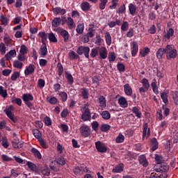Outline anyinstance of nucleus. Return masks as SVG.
Returning <instances> with one entry per match:
<instances>
[{"mask_svg": "<svg viewBox=\"0 0 178 178\" xmlns=\"http://www.w3.org/2000/svg\"><path fill=\"white\" fill-rule=\"evenodd\" d=\"M164 52L168 60H170V59H175L176 56H177V50L173 48V46L170 44H168L164 48Z\"/></svg>", "mask_w": 178, "mask_h": 178, "instance_id": "1", "label": "nucleus"}, {"mask_svg": "<svg viewBox=\"0 0 178 178\" xmlns=\"http://www.w3.org/2000/svg\"><path fill=\"white\" fill-rule=\"evenodd\" d=\"M72 172L76 176H83L84 173H91V170H90V168H87V166L84 165L79 167H74L72 168Z\"/></svg>", "mask_w": 178, "mask_h": 178, "instance_id": "2", "label": "nucleus"}, {"mask_svg": "<svg viewBox=\"0 0 178 178\" xmlns=\"http://www.w3.org/2000/svg\"><path fill=\"white\" fill-rule=\"evenodd\" d=\"M154 170L157 173H166L169 170V165L166 163H158L154 165Z\"/></svg>", "mask_w": 178, "mask_h": 178, "instance_id": "3", "label": "nucleus"}, {"mask_svg": "<svg viewBox=\"0 0 178 178\" xmlns=\"http://www.w3.org/2000/svg\"><path fill=\"white\" fill-rule=\"evenodd\" d=\"M81 119L83 122H87L89 119H91V113L88 108V104H85L84 106L81 108Z\"/></svg>", "mask_w": 178, "mask_h": 178, "instance_id": "4", "label": "nucleus"}, {"mask_svg": "<svg viewBox=\"0 0 178 178\" xmlns=\"http://www.w3.org/2000/svg\"><path fill=\"white\" fill-rule=\"evenodd\" d=\"M15 107L12 105L7 106L6 109L3 111L5 112L6 115L13 122V123H16L17 122V118L16 116H15V114L12 113V111H14Z\"/></svg>", "mask_w": 178, "mask_h": 178, "instance_id": "5", "label": "nucleus"}, {"mask_svg": "<svg viewBox=\"0 0 178 178\" xmlns=\"http://www.w3.org/2000/svg\"><path fill=\"white\" fill-rule=\"evenodd\" d=\"M22 101H24L25 105L28 106V108H31L33 106V104L31 103V101H34V97L33 95L30 93H25L22 95Z\"/></svg>", "mask_w": 178, "mask_h": 178, "instance_id": "6", "label": "nucleus"}, {"mask_svg": "<svg viewBox=\"0 0 178 178\" xmlns=\"http://www.w3.org/2000/svg\"><path fill=\"white\" fill-rule=\"evenodd\" d=\"M76 52L78 55H83L84 54V56L87 59L90 58V47H88L81 46L78 48Z\"/></svg>", "mask_w": 178, "mask_h": 178, "instance_id": "7", "label": "nucleus"}, {"mask_svg": "<svg viewBox=\"0 0 178 178\" xmlns=\"http://www.w3.org/2000/svg\"><path fill=\"white\" fill-rule=\"evenodd\" d=\"M143 86L139 88L140 94H143L144 92H147L149 89V82L147 79H143L141 81Z\"/></svg>", "mask_w": 178, "mask_h": 178, "instance_id": "8", "label": "nucleus"}, {"mask_svg": "<svg viewBox=\"0 0 178 178\" xmlns=\"http://www.w3.org/2000/svg\"><path fill=\"white\" fill-rule=\"evenodd\" d=\"M95 147L96 149L97 150L98 152H101L102 154H104L108 151V147L105 145V143L101 142V141H97L95 143Z\"/></svg>", "mask_w": 178, "mask_h": 178, "instance_id": "9", "label": "nucleus"}, {"mask_svg": "<svg viewBox=\"0 0 178 178\" xmlns=\"http://www.w3.org/2000/svg\"><path fill=\"white\" fill-rule=\"evenodd\" d=\"M80 131L82 137H88L91 134V129L87 125H82L80 128Z\"/></svg>", "mask_w": 178, "mask_h": 178, "instance_id": "10", "label": "nucleus"}, {"mask_svg": "<svg viewBox=\"0 0 178 178\" xmlns=\"http://www.w3.org/2000/svg\"><path fill=\"white\" fill-rule=\"evenodd\" d=\"M130 47L132 56H136L138 52V43L136 41L131 42Z\"/></svg>", "mask_w": 178, "mask_h": 178, "instance_id": "11", "label": "nucleus"}, {"mask_svg": "<svg viewBox=\"0 0 178 178\" xmlns=\"http://www.w3.org/2000/svg\"><path fill=\"white\" fill-rule=\"evenodd\" d=\"M99 55L100 59H106L108 58V49L105 47H99Z\"/></svg>", "mask_w": 178, "mask_h": 178, "instance_id": "12", "label": "nucleus"}, {"mask_svg": "<svg viewBox=\"0 0 178 178\" xmlns=\"http://www.w3.org/2000/svg\"><path fill=\"white\" fill-rule=\"evenodd\" d=\"M34 70H35V65L33 64H30L29 66H26L24 70L25 76H30V74L34 73Z\"/></svg>", "mask_w": 178, "mask_h": 178, "instance_id": "13", "label": "nucleus"}, {"mask_svg": "<svg viewBox=\"0 0 178 178\" xmlns=\"http://www.w3.org/2000/svg\"><path fill=\"white\" fill-rule=\"evenodd\" d=\"M139 163L143 166V168H147L148 166V160H147V157L145 155L142 154L138 156Z\"/></svg>", "mask_w": 178, "mask_h": 178, "instance_id": "14", "label": "nucleus"}, {"mask_svg": "<svg viewBox=\"0 0 178 178\" xmlns=\"http://www.w3.org/2000/svg\"><path fill=\"white\" fill-rule=\"evenodd\" d=\"M67 26L70 30H73V29L76 28V23H74V20L70 17H68L65 21Z\"/></svg>", "mask_w": 178, "mask_h": 178, "instance_id": "15", "label": "nucleus"}, {"mask_svg": "<svg viewBox=\"0 0 178 178\" xmlns=\"http://www.w3.org/2000/svg\"><path fill=\"white\" fill-rule=\"evenodd\" d=\"M151 134V129L148 128V124L145 123L143 124V138H145V137H149Z\"/></svg>", "mask_w": 178, "mask_h": 178, "instance_id": "16", "label": "nucleus"}, {"mask_svg": "<svg viewBox=\"0 0 178 178\" xmlns=\"http://www.w3.org/2000/svg\"><path fill=\"white\" fill-rule=\"evenodd\" d=\"M124 91L126 95L128 97H131L133 95V89L129 83H127L124 86Z\"/></svg>", "mask_w": 178, "mask_h": 178, "instance_id": "17", "label": "nucleus"}, {"mask_svg": "<svg viewBox=\"0 0 178 178\" xmlns=\"http://www.w3.org/2000/svg\"><path fill=\"white\" fill-rule=\"evenodd\" d=\"M16 56V50L12 49L10 51L7 52L4 56V58L6 60H11L12 58H15Z\"/></svg>", "mask_w": 178, "mask_h": 178, "instance_id": "18", "label": "nucleus"}, {"mask_svg": "<svg viewBox=\"0 0 178 178\" xmlns=\"http://www.w3.org/2000/svg\"><path fill=\"white\" fill-rule=\"evenodd\" d=\"M118 104L121 108H127L129 106V104L127 103V100L125 97H120L118 99Z\"/></svg>", "mask_w": 178, "mask_h": 178, "instance_id": "19", "label": "nucleus"}, {"mask_svg": "<svg viewBox=\"0 0 178 178\" xmlns=\"http://www.w3.org/2000/svg\"><path fill=\"white\" fill-rule=\"evenodd\" d=\"M3 41L4 42V44L6 45V47H13V42H12V38H10V36L6 35L3 37Z\"/></svg>", "mask_w": 178, "mask_h": 178, "instance_id": "20", "label": "nucleus"}, {"mask_svg": "<svg viewBox=\"0 0 178 178\" xmlns=\"http://www.w3.org/2000/svg\"><path fill=\"white\" fill-rule=\"evenodd\" d=\"M60 35L64 38V42H69V38L70 37V35L69 34V32L65 29H62L60 32Z\"/></svg>", "mask_w": 178, "mask_h": 178, "instance_id": "21", "label": "nucleus"}, {"mask_svg": "<svg viewBox=\"0 0 178 178\" xmlns=\"http://www.w3.org/2000/svg\"><path fill=\"white\" fill-rule=\"evenodd\" d=\"M131 111L134 113L135 116L138 118V119H141V118H143V113L138 107H133Z\"/></svg>", "mask_w": 178, "mask_h": 178, "instance_id": "22", "label": "nucleus"}, {"mask_svg": "<svg viewBox=\"0 0 178 178\" xmlns=\"http://www.w3.org/2000/svg\"><path fill=\"white\" fill-rule=\"evenodd\" d=\"M39 54L41 55V56H47V54H48L47 44H42V45L40 47Z\"/></svg>", "mask_w": 178, "mask_h": 178, "instance_id": "23", "label": "nucleus"}, {"mask_svg": "<svg viewBox=\"0 0 178 178\" xmlns=\"http://www.w3.org/2000/svg\"><path fill=\"white\" fill-rule=\"evenodd\" d=\"M90 8H91L90 3L87 1H83L81 3V9L83 12H88V10H90Z\"/></svg>", "mask_w": 178, "mask_h": 178, "instance_id": "24", "label": "nucleus"}, {"mask_svg": "<svg viewBox=\"0 0 178 178\" xmlns=\"http://www.w3.org/2000/svg\"><path fill=\"white\" fill-rule=\"evenodd\" d=\"M95 34V27L94 25H90L88 28V32L86 33L89 38H92Z\"/></svg>", "mask_w": 178, "mask_h": 178, "instance_id": "25", "label": "nucleus"}, {"mask_svg": "<svg viewBox=\"0 0 178 178\" xmlns=\"http://www.w3.org/2000/svg\"><path fill=\"white\" fill-rule=\"evenodd\" d=\"M49 168L51 170H54V172H58L60 169V165L56 161H54L51 162Z\"/></svg>", "mask_w": 178, "mask_h": 178, "instance_id": "26", "label": "nucleus"}, {"mask_svg": "<svg viewBox=\"0 0 178 178\" xmlns=\"http://www.w3.org/2000/svg\"><path fill=\"white\" fill-rule=\"evenodd\" d=\"M76 31L77 34H83V33H84V22H80L78 24Z\"/></svg>", "mask_w": 178, "mask_h": 178, "instance_id": "27", "label": "nucleus"}, {"mask_svg": "<svg viewBox=\"0 0 178 178\" xmlns=\"http://www.w3.org/2000/svg\"><path fill=\"white\" fill-rule=\"evenodd\" d=\"M53 12L54 15H65L66 13V10L65 8H61L60 7H56L53 8Z\"/></svg>", "mask_w": 178, "mask_h": 178, "instance_id": "28", "label": "nucleus"}, {"mask_svg": "<svg viewBox=\"0 0 178 178\" xmlns=\"http://www.w3.org/2000/svg\"><path fill=\"white\" fill-rule=\"evenodd\" d=\"M26 165L28 166L29 169L32 170V172H35V173H38V168H37V165H35V164L28 161L26 163Z\"/></svg>", "mask_w": 178, "mask_h": 178, "instance_id": "29", "label": "nucleus"}, {"mask_svg": "<svg viewBox=\"0 0 178 178\" xmlns=\"http://www.w3.org/2000/svg\"><path fill=\"white\" fill-rule=\"evenodd\" d=\"M38 37H40L42 40V43L44 44H47V38L48 37V35H47V33L44 31H40L38 33Z\"/></svg>", "mask_w": 178, "mask_h": 178, "instance_id": "30", "label": "nucleus"}, {"mask_svg": "<svg viewBox=\"0 0 178 178\" xmlns=\"http://www.w3.org/2000/svg\"><path fill=\"white\" fill-rule=\"evenodd\" d=\"M124 168L123 164H119L118 165H117L115 168H114L112 170V172L113 173H122V171L123 170V169Z\"/></svg>", "mask_w": 178, "mask_h": 178, "instance_id": "31", "label": "nucleus"}, {"mask_svg": "<svg viewBox=\"0 0 178 178\" xmlns=\"http://www.w3.org/2000/svg\"><path fill=\"white\" fill-rule=\"evenodd\" d=\"M61 22L62 20L60 19V17L54 18L51 22L52 27H58V26H60Z\"/></svg>", "mask_w": 178, "mask_h": 178, "instance_id": "32", "label": "nucleus"}, {"mask_svg": "<svg viewBox=\"0 0 178 178\" xmlns=\"http://www.w3.org/2000/svg\"><path fill=\"white\" fill-rule=\"evenodd\" d=\"M129 10L130 15H131L132 16H134V15H136V12H137V8H136V6H134V4L129 3Z\"/></svg>", "mask_w": 178, "mask_h": 178, "instance_id": "33", "label": "nucleus"}, {"mask_svg": "<svg viewBox=\"0 0 178 178\" xmlns=\"http://www.w3.org/2000/svg\"><path fill=\"white\" fill-rule=\"evenodd\" d=\"M174 34H175V31L173 30V29L170 28L167 31V33L164 35V37L168 40H170V37H173Z\"/></svg>", "mask_w": 178, "mask_h": 178, "instance_id": "34", "label": "nucleus"}, {"mask_svg": "<svg viewBox=\"0 0 178 178\" xmlns=\"http://www.w3.org/2000/svg\"><path fill=\"white\" fill-rule=\"evenodd\" d=\"M31 152H32V154H33V155H35V156H36V158H38V159H41L42 158V156L41 155V153L40 152V151H38V149L33 147L31 150Z\"/></svg>", "mask_w": 178, "mask_h": 178, "instance_id": "35", "label": "nucleus"}, {"mask_svg": "<svg viewBox=\"0 0 178 178\" xmlns=\"http://www.w3.org/2000/svg\"><path fill=\"white\" fill-rule=\"evenodd\" d=\"M12 145L13 148L19 149L22 148V147H23V143L19 140H13L12 141Z\"/></svg>", "mask_w": 178, "mask_h": 178, "instance_id": "36", "label": "nucleus"}, {"mask_svg": "<svg viewBox=\"0 0 178 178\" xmlns=\"http://www.w3.org/2000/svg\"><path fill=\"white\" fill-rule=\"evenodd\" d=\"M105 40L106 44L108 45H111L112 44V36H111V33H109V32H106L105 33Z\"/></svg>", "mask_w": 178, "mask_h": 178, "instance_id": "37", "label": "nucleus"}, {"mask_svg": "<svg viewBox=\"0 0 178 178\" xmlns=\"http://www.w3.org/2000/svg\"><path fill=\"white\" fill-rule=\"evenodd\" d=\"M152 143V150L155 151L156 149H158V140L156 138H153L151 140Z\"/></svg>", "mask_w": 178, "mask_h": 178, "instance_id": "38", "label": "nucleus"}, {"mask_svg": "<svg viewBox=\"0 0 178 178\" xmlns=\"http://www.w3.org/2000/svg\"><path fill=\"white\" fill-rule=\"evenodd\" d=\"M0 20H1V24H3V26H8V24L9 23V19H8V17H6V16L1 15L0 16Z\"/></svg>", "mask_w": 178, "mask_h": 178, "instance_id": "39", "label": "nucleus"}, {"mask_svg": "<svg viewBox=\"0 0 178 178\" xmlns=\"http://www.w3.org/2000/svg\"><path fill=\"white\" fill-rule=\"evenodd\" d=\"M99 54V47H97L95 48H93L91 50L90 56L92 58H95Z\"/></svg>", "mask_w": 178, "mask_h": 178, "instance_id": "40", "label": "nucleus"}, {"mask_svg": "<svg viewBox=\"0 0 178 178\" xmlns=\"http://www.w3.org/2000/svg\"><path fill=\"white\" fill-rule=\"evenodd\" d=\"M47 101L49 102V104H51V105H55L58 102V99L55 97H47Z\"/></svg>", "mask_w": 178, "mask_h": 178, "instance_id": "41", "label": "nucleus"}, {"mask_svg": "<svg viewBox=\"0 0 178 178\" xmlns=\"http://www.w3.org/2000/svg\"><path fill=\"white\" fill-rule=\"evenodd\" d=\"M99 104H100L101 108H106V100L105 99V97L101 96L99 98Z\"/></svg>", "mask_w": 178, "mask_h": 178, "instance_id": "42", "label": "nucleus"}, {"mask_svg": "<svg viewBox=\"0 0 178 178\" xmlns=\"http://www.w3.org/2000/svg\"><path fill=\"white\" fill-rule=\"evenodd\" d=\"M13 67L16 69H22L23 67V63L19 60H15L13 61Z\"/></svg>", "mask_w": 178, "mask_h": 178, "instance_id": "43", "label": "nucleus"}, {"mask_svg": "<svg viewBox=\"0 0 178 178\" xmlns=\"http://www.w3.org/2000/svg\"><path fill=\"white\" fill-rule=\"evenodd\" d=\"M163 54H165V49H159L156 52V58L158 59H162V58H163Z\"/></svg>", "mask_w": 178, "mask_h": 178, "instance_id": "44", "label": "nucleus"}, {"mask_svg": "<svg viewBox=\"0 0 178 178\" xmlns=\"http://www.w3.org/2000/svg\"><path fill=\"white\" fill-rule=\"evenodd\" d=\"M172 96L174 103L177 105L178 104V91L175 90L172 92Z\"/></svg>", "mask_w": 178, "mask_h": 178, "instance_id": "45", "label": "nucleus"}, {"mask_svg": "<svg viewBox=\"0 0 178 178\" xmlns=\"http://www.w3.org/2000/svg\"><path fill=\"white\" fill-rule=\"evenodd\" d=\"M101 115L105 120H109V119H111V113L108 111H103Z\"/></svg>", "mask_w": 178, "mask_h": 178, "instance_id": "46", "label": "nucleus"}, {"mask_svg": "<svg viewBox=\"0 0 178 178\" xmlns=\"http://www.w3.org/2000/svg\"><path fill=\"white\" fill-rule=\"evenodd\" d=\"M56 69L58 73V76L60 77V76L63 74V66L62 65V63H58Z\"/></svg>", "mask_w": 178, "mask_h": 178, "instance_id": "47", "label": "nucleus"}, {"mask_svg": "<svg viewBox=\"0 0 178 178\" xmlns=\"http://www.w3.org/2000/svg\"><path fill=\"white\" fill-rule=\"evenodd\" d=\"M123 141H124V136L122 134H119L115 138V143H117V144H121Z\"/></svg>", "mask_w": 178, "mask_h": 178, "instance_id": "48", "label": "nucleus"}, {"mask_svg": "<svg viewBox=\"0 0 178 178\" xmlns=\"http://www.w3.org/2000/svg\"><path fill=\"white\" fill-rule=\"evenodd\" d=\"M148 54H149V48L148 47H145L140 51V55L143 58L147 56Z\"/></svg>", "mask_w": 178, "mask_h": 178, "instance_id": "49", "label": "nucleus"}, {"mask_svg": "<svg viewBox=\"0 0 178 178\" xmlns=\"http://www.w3.org/2000/svg\"><path fill=\"white\" fill-rule=\"evenodd\" d=\"M68 56H69L70 59H71L72 60H73L74 59H79V58L78 54H76V52H74V51H70Z\"/></svg>", "mask_w": 178, "mask_h": 178, "instance_id": "50", "label": "nucleus"}, {"mask_svg": "<svg viewBox=\"0 0 178 178\" xmlns=\"http://www.w3.org/2000/svg\"><path fill=\"white\" fill-rule=\"evenodd\" d=\"M48 35L50 42H58V39L56 38V36H55V34H54V33H49Z\"/></svg>", "mask_w": 178, "mask_h": 178, "instance_id": "51", "label": "nucleus"}, {"mask_svg": "<svg viewBox=\"0 0 178 178\" xmlns=\"http://www.w3.org/2000/svg\"><path fill=\"white\" fill-rule=\"evenodd\" d=\"M33 134L34 137H35V138H37L38 140H40V138H42L41 132L38 129H33Z\"/></svg>", "mask_w": 178, "mask_h": 178, "instance_id": "52", "label": "nucleus"}, {"mask_svg": "<svg viewBox=\"0 0 178 178\" xmlns=\"http://www.w3.org/2000/svg\"><path fill=\"white\" fill-rule=\"evenodd\" d=\"M0 95L2 98L8 97V90L3 89V86H0Z\"/></svg>", "mask_w": 178, "mask_h": 178, "instance_id": "53", "label": "nucleus"}, {"mask_svg": "<svg viewBox=\"0 0 178 178\" xmlns=\"http://www.w3.org/2000/svg\"><path fill=\"white\" fill-rule=\"evenodd\" d=\"M0 54L1 55L6 54V45L3 42L0 43Z\"/></svg>", "mask_w": 178, "mask_h": 178, "instance_id": "54", "label": "nucleus"}, {"mask_svg": "<svg viewBox=\"0 0 178 178\" xmlns=\"http://www.w3.org/2000/svg\"><path fill=\"white\" fill-rule=\"evenodd\" d=\"M29 52V48H27V46L22 44L21 45L19 54H22L24 55H26Z\"/></svg>", "mask_w": 178, "mask_h": 178, "instance_id": "55", "label": "nucleus"}, {"mask_svg": "<svg viewBox=\"0 0 178 178\" xmlns=\"http://www.w3.org/2000/svg\"><path fill=\"white\" fill-rule=\"evenodd\" d=\"M65 77L70 84H73V83H74V80L73 79V76H72L70 73L66 72Z\"/></svg>", "mask_w": 178, "mask_h": 178, "instance_id": "56", "label": "nucleus"}, {"mask_svg": "<svg viewBox=\"0 0 178 178\" xmlns=\"http://www.w3.org/2000/svg\"><path fill=\"white\" fill-rule=\"evenodd\" d=\"M59 95L63 102H66V101H67V94L66 92H60Z\"/></svg>", "mask_w": 178, "mask_h": 178, "instance_id": "57", "label": "nucleus"}, {"mask_svg": "<svg viewBox=\"0 0 178 178\" xmlns=\"http://www.w3.org/2000/svg\"><path fill=\"white\" fill-rule=\"evenodd\" d=\"M106 3H108V0H100L99 9L104 10L106 7Z\"/></svg>", "mask_w": 178, "mask_h": 178, "instance_id": "58", "label": "nucleus"}, {"mask_svg": "<svg viewBox=\"0 0 178 178\" xmlns=\"http://www.w3.org/2000/svg\"><path fill=\"white\" fill-rule=\"evenodd\" d=\"M38 88H43L45 87V80L40 79L38 81Z\"/></svg>", "mask_w": 178, "mask_h": 178, "instance_id": "59", "label": "nucleus"}, {"mask_svg": "<svg viewBox=\"0 0 178 178\" xmlns=\"http://www.w3.org/2000/svg\"><path fill=\"white\" fill-rule=\"evenodd\" d=\"M42 148H44V149H47L48 148V144H47V142L41 138L40 139L38 140Z\"/></svg>", "mask_w": 178, "mask_h": 178, "instance_id": "60", "label": "nucleus"}, {"mask_svg": "<svg viewBox=\"0 0 178 178\" xmlns=\"http://www.w3.org/2000/svg\"><path fill=\"white\" fill-rule=\"evenodd\" d=\"M116 12L119 13V15L122 13H126V6L125 5L120 6Z\"/></svg>", "mask_w": 178, "mask_h": 178, "instance_id": "61", "label": "nucleus"}, {"mask_svg": "<svg viewBox=\"0 0 178 178\" xmlns=\"http://www.w3.org/2000/svg\"><path fill=\"white\" fill-rule=\"evenodd\" d=\"M161 98L163 100V102L164 104H168V94L166 92H162L161 94Z\"/></svg>", "mask_w": 178, "mask_h": 178, "instance_id": "62", "label": "nucleus"}, {"mask_svg": "<svg viewBox=\"0 0 178 178\" xmlns=\"http://www.w3.org/2000/svg\"><path fill=\"white\" fill-rule=\"evenodd\" d=\"M43 122L46 126H51L52 124V120H51V118L48 116L44 118Z\"/></svg>", "mask_w": 178, "mask_h": 178, "instance_id": "63", "label": "nucleus"}, {"mask_svg": "<svg viewBox=\"0 0 178 178\" xmlns=\"http://www.w3.org/2000/svg\"><path fill=\"white\" fill-rule=\"evenodd\" d=\"M122 31H127L129 30V22H124L121 26Z\"/></svg>", "mask_w": 178, "mask_h": 178, "instance_id": "64", "label": "nucleus"}]
</instances>
